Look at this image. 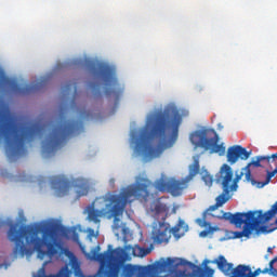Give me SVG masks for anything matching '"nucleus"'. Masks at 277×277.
Segmentation results:
<instances>
[{
    "instance_id": "nucleus-1",
    "label": "nucleus",
    "mask_w": 277,
    "mask_h": 277,
    "mask_svg": "<svg viewBox=\"0 0 277 277\" xmlns=\"http://www.w3.org/2000/svg\"><path fill=\"white\" fill-rule=\"evenodd\" d=\"M187 180H163L159 179L155 183L143 179L142 183H136L122 188L119 194H108L104 197H100L96 200H101L105 203V208L101 210L94 209V207L88 208V220L94 222V224H101V217H107V220L114 219L113 229L115 235H122L123 239H127L129 235V227L127 223H123L120 217L127 209V205H131L133 200L131 198H143V200H148V198H157L159 192H169L172 196H181L183 189H187Z\"/></svg>"
},
{
    "instance_id": "nucleus-2",
    "label": "nucleus",
    "mask_w": 277,
    "mask_h": 277,
    "mask_svg": "<svg viewBox=\"0 0 277 277\" xmlns=\"http://www.w3.org/2000/svg\"><path fill=\"white\" fill-rule=\"evenodd\" d=\"M3 226L10 227L8 239L15 243L11 254L12 259L31 256L37 252L40 261H43L44 256L57 254V235L65 230V227L57 223H44L38 229L35 226L21 225V223H14L12 220L3 221L0 219V228Z\"/></svg>"
},
{
    "instance_id": "nucleus-3",
    "label": "nucleus",
    "mask_w": 277,
    "mask_h": 277,
    "mask_svg": "<svg viewBox=\"0 0 277 277\" xmlns=\"http://www.w3.org/2000/svg\"><path fill=\"white\" fill-rule=\"evenodd\" d=\"M181 122L183 117L176 108L160 109L148 116L136 142V150L143 155L145 161L160 157L164 150L176 144Z\"/></svg>"
},
{
    "instance_id": "nucleus-4",
    "label": "nucleus",
    "mask_w": 277,
    "mask_h": 277,
    "mask_svg": "<svg viewBox=\"0 0 277 277\" xmlns=\"http://www.w3.org/2000/svg\"><path fill=\"white\" fill-rule=\"evenodd\" d=\"M44 127L32 124L30 127L16 123L8 110H0V140L4 141L6 157L13 161L27 155V143L36 135H40Z\"/></svg>"
},
{
    "instance_id": "nucleus-5",
    "label": "nucleus",
    "mask_w": 277,
    "mask_h": 277,
    "mask_svg": "<svg viewBox=\"0 0 277 277\" xmlns=\"http://www.w3.org/2000/svg\"><path fill=\"white\" fill-rule=\"evenodd\" d=\"M67 109L68 107L61 106L55 124L52 126V130L42 142L41 155L43 159L55 157V153L64 147L70 137L79 135L83 131V122L81 120L66 119Z\"/></svg>"
},
{
    "instance_id": "nucleus-6",
    "label": "nucleus",
    "mask_w": 277,
    "mask_h": 277,
    "mask_svg": "<svg viewBox=\"0 0 277 277\" xmlns=\"http://www.w3.org/2000/svg\"><path fill=\"white\" fill-rule=\"evenodd\" d=\"M169 212L170 208L166 203L158 201L150 206L151 217H154L150 236L153 243H169L172 235L175 239H181L189 230V226L183 220L170 228V223L166 222Z\"/></svg>"
},
{
    "instance_id": "nucleus-7",
    "label": "nucleus",
    "mask_w": 277,
    "mask_h": 277,
    "mask_svg": "<svg viewBox=\"0 0 277 277\" xmlns=\"http://www.w3.org/2000/svg\"><path fill=\"white\" fill-rule=\"evenodd\" d=\"M277 209L273 205L272 209L263 213V210L259 211H249V212H236L235 214L230 212H223L222 216H217L219 220H225V222H229V224H234L236 228H241L243 226V216L249 220V222L253 225V228L259 233V226L264 222H269L274 215H276Z\"/></svg>"
},
{
    "instance_id": "nucleus-8",
    "label": "nucleus",
    "mask_w": 277,
    "mask_h": 277,
    "mask_svg": "<svg viewBox=\"0 0 277 277\" xmlns=\"http://www.w3.org/2000/svg\"><path fill=\"white\" fill-rule=\"evenodd\" d=\"M85 66L93 77L103 79L106 85H110V88L105 90L106 96H114L117 100L122 96V88L118 83V78L114 76V69L111 67L94 61H87Z\"/></svg>"
},
{
    "instance_id": "nucleus-9",
    "label": "nucleus",
    "mask_w": 277,
    "mask_h": 277,
    "mask_svg": "<svg viewBox=\"0 0 277 277\" xmlns=\"http://www.w3.org/2000/svg\"><path fill=\"white\" fill-rule=\"evenodd\" d=\"M190 142L196 148H203L210 150L211 155L217 154L220 156L226 153L224 143L219 144L220 135L215 130H201L190 134Z\"/></svg>"
},
{
    "instance_id": "nucleus-10",
    "label": "nucleus",
    "mask_w": 277,
    "mask_h": 277,
    "mask_svg": "<svg viewBox=\"0 0 277 277\" xmlns=\"http://www.w3.org/2000/svg\"><path fill=\"white\" fill-rule=\"evenodd\" d=\"M50 185L52 189H55L56 195L62 197L66 196L70 192L71 187H78L77 197L88 196L90 188L88 182L84 179L68 180L66 175H54L50 177Z\"/></svg>"
},
{
    "instance_id": "nucleus-11",
    "label": "nucleus",
    "mask_w": 277,
    "mask_h": 277,
    "mask_svg": "<svg viewBox=\"0 0 277 277\" xmlns=\"http://www.w3.org/2000/svg\"><path fill=\"white\" fill-rule=\"evenodd\" d=\"M213 265L227 277H258L261 276V268L252 272L250 265L240 264L235 267V264L229 263L224 255H219L212 261Z\"/></svg>"
},
{
    "instance_id": "nucleus-12",
    "label": "nucleus",
    "mask_w": 277,
    "mask_h": 277,
    "mask_svg": "<svg viewBox=\"0 0 277 277\" xmlns=\"http://www.w3.org/2000/svg\"><path fill=\"white\" fill-rule=\"evenodd\" d=\"M235 177V173L233 172V168L228 164H223L216 173V183L221 185L223 192L222 194L225 196H230V192L233 189V179Z\"/></svg>"
},
{
    "instance_id": "nucleus-13",
    "label": "nucleus",
    "mask_w": 277,
    "mask_h": 277,
    "mask_svg": "<svg viewBox=\"0 0 277 277\" xmlns=\"http://www.w3.org/2000/svg\"><path fill=\"white\" fill-rule=\"evenodd\" d=\"M262 161H267L271 164L274 163L275 168H277V154H273L272 156H258L255 157V160H251L247 166H246V181L248 183H251L252 185H256V180L252 177V170L254 168H262L261 162Z\"/></svg>"
},
{
    "instance_id": "nucleus-14",
    "label": "nucleus",
    "mask_w": 277,
    "mask_h": 277,
    "mask_svg": "<svg viewBox=\"0 0 277 277\" xmlns=\"http://www.w3.org/2000/svg\"><path fill=\"white\" fill-rule=\"evenodd\" d=\"M251 154L252 151H247L246 148L241 147V145H234L227 149V161L230 163V166L237 163L239 159L242 161H248Z\"/></svg>"
},
{
    "instance_id": "nucleus-15",
    "label": "nucleus",
    "mask_w": 277,
    "mask_h": 277,
    "mask_svg": "<svg viewBox=\"0 0 277 277\" xmlns=\"http://www.w3.org/2000/svg\"><path fill=\"white\" fill-rule=\"evenodd\" d=\"M230 200V196H226V195H219L215 198V205L210 206L203 213H202V219H197L196 222L198 224V226H201V228H207V226H209V222H207V213H209V211H217V209H220V207H224V205H226L227 201Z\"/></svg>"
},
{
    "instance_id": "nucleus-16",
    "label": "nucleus",
    "mask_w": 277,
    "mask_h": 277,
    "mask_svg": "<svg viewBox=\"0 0 277 277\" xmlns=\"http://www.w3.org/2000/svg\"><path fill=\"white\" fill-rule=\"evenodd\" d=\"M72 88L75 90V95H74V98L71 100L70 109L76 114H78V116H80L81 118H90V111L79 108L77 106V103L75 102V98L77 96V83L68 82L63 87V92L68 93L70 92V90H72Z\"/></svg>"
},
{
    "instance_id": "nucleus-17",
    "label": "nucleus",
    "mask_w": 277,
    "mask_h": 277,
    "mask_svg": "<svg viewBox=\"0 0 277 277\" xmlns=\"http://www.w3.org/2000/svg\"><path fill=\"white\" fill-rule=\"evenodd\" d=\"M243 228L241 232H234V239H241L242 237H250L254 233V225L248 220L247 216H242Z\"/></svg>"
},
{
    "instance_id": "nucleus-18",
    "label": "nucleus",
    "mask_w": 277,
    "mask_h": 277,
    "mask_svg": "<svg viewBox=\"0 0 277 277\" xmlns=\"http://www.w3.org/2000/svg\"><path fill=\"white\" fill-rule=\"evenodd\" d=\"M32 277H72V271L68 266H64L56 275H47V269L42 266Z\"/></svg>"
},
{
    "instance_id": "nucleus-19",
    "label": "nucleus",
    "mask_w": 277,
    "mask_h": 277,
    "mask_svg": "<svg viewBox=\"0 0 277 277\" xmlns=\"http://www.w3.org/2000/svg\"><path fill=\"white\" fill-rule=\"evenodd\" d=\"M47 81H48L47 79H43L36 82L32 85H27L24 88L16 87V92H18L19 94H31V92H38V90H42V88L47 85Z\"/></svg>"
},
{
    "instance_id": "nucleus-20",
    "label": "nucleus",
    "mask_w": 277,
    "mask_h": 277,
    "mask_svg": "<svg viewBox=\"0 0 277 277\" xmlns=\"http://www.w3.org/2000/svg\"><path fill=\"white\" fill-rule=\"evenodd\" d=\"M198 172H200V161H198V159H195L193 164L189 166V173L186 180L192 181V179H194V176H196Z\"/></svg>"
},
{
    "instance_id": "nucleus-21",
    "label": "nucleus",
    "mask_w": 277,
    "mask_h": 277,
    "mask_svg": "<svg viewBox=\"0 0 277 277\" xmlns=\"http://www.w3.org/2000/svg\"><path fill=\"white\" fill-rule=\"evenodd\" d=\"M266 180L264 182H256L255 185H258L259 189H262V187H265V185H269V182L272 181V179H274V176H276L277 174V167L273 170V171H268V169H266Z\"/></svg>"
},
{
    "instance_id": "nucleus-22",
    "label": "nucleus",
    "mask_w": 277,
    "mask_h": 277,
    "mask_svg": "<svg viewBox=\"0 0 277 277\" xmlns=\"http://www.w3.org/2000/svg\"><path fill=\"white\" fill-rule=\"evenodd\" d=\"M242 176H245L246 179V167L242 169L240 174H237L235 177H233L232 189H234V192H237V189H239V182L241 181Z\"/></svg>"
},
{
    "instance_id": "nucleus-23",
    "label": "nucleus",
    "mask_w": 277,
    "mask_h": 277,
    "mask_svg": "<svg viewBox=\"0 0 277 277\" xmlns=\"http://www.w3.org/2000/svg\"><path fill=\"white\" fill-rule=\"evenodd\" d=\"M90 90H92L94 96H101V84L98 82H90Z\"/></svg>"
},
{
    "instance_id": "nucleus-24",
    "label": "nucleus",
    "mask_w": 277,
    "mask_h": 277,
    "mask_svg": "<svg viewBox=\"0 0 277 277\" xmlns=\"http://www.w3.org/2000/svg\"><path fill=\"white\" fill-rule=\"evenodd\" d=\"M202 181L206 183V185H213V176L211 175H203Z\"/></svg>"
},
{
    "instance_id": "nucleus-25",
    "label": "nucleus",
    "mask_w": 277,
    "mask_h": 277,
    "mask_svg": "<svg viewBox=\"0 0 277 277\" xmlns=\"http://www.w3.org/2000/svg\"><path fill=\"white\" fill-rule=\"evenodd\" d=\"M213 230H215V227L210 226L209 229H205L200 233V237H207L209 233H213Z\"/></svg>"
},
{
    "instance_id": "nucleus-26",
    "label": "nucleus",
    "mask_w": 277,
    "mask_h": 277,
    "mask_svg": "<svg viewBox=\"0 0 277 277\" xmlns=\"http://www.w3.org/2000/svg\"><path fill=\"white\" fill-rule=\"evenodd\" d=\"M275 263H277V255L273 260H271V262L268 264L269 265L268 269H274Z\"/></svg>"
},
{
    "instance_id": "nucleus-27",
    "label": "nucleus",
    "mask_w": 277,
    "mask_h": 277,
    "mask_svg": "<svg viewBox=\"0 0 277 277\" xmlns=\"http://www.w3.org/2000/svg\"><path fill=\"white\" fill-rule=\"evenodd\" d=\"M74 239H75V241H77V243L80 246L81 250L83 251V247H81V241H79V235L76 234Z\"/></svg>"
},
{
    "instance_id": "nucleus-28",
    "label": "nucleus",
    "mask_w": 277,
    "mask_h": 277,
    "mask_svg": "<svg viewBox=\"0 0 277 277\" xmlns=\"http://www.w3.org/2000/svg\"><path fill=\"white\" fill-rule=\"evenodd\" d=\"M269 276H275V277H277V269H276V268H271V271H269Z\"/></svg>"
},
{
    "instance_id": "nucleus-29",
    "label": "nucleus",
    "mask_w": 277,
    "mask_h": 277,
    "mask_svg": "<svg viewBox=\"0 0 277 277\" xmlns=\"http://www.w3.org/2000/svg\"><path fill=\"white\" fill-rule=\"evenodd\" d=\"M269 272H271L269 268H264V269L260 268V274H269Z\"/></svg>"
},
{
    "instance_id": "nucleus-30",
    "label": "nucleus",
    "mask_w": 277,
    "mask_h": 277,
    "mask_svg": "<svg viewBox=\"0 0 277 277\" xmlns=\"http://www.w3.org/2000/svg\"><path fill=\"white\" fill-rule=\"evenodd\" d=\"M262 233H265V226L261 227Z\"/></svg>"
},
{
    "instance_id": "nucleus-31",
    "label": "nucleus",
    "mask_w": 277,
    "mask_h": 277,
    "mask_svg": "<svg viewBox=\"0 0 277 277\" xmlns=\"http://www.w3.org/2000/svg\"><path fill=\"white\" fill-rule=\"evenodd\" d=\"M90 235H94V229H90Z\"/></svg>"
},
{
    "instance_id": "nucleus-32",
    "label": "nucleus",
    "mask_w": 277,
    "mask_h": 277,
    "mask_svg": "<svg viewBox=\"0 0 277 277\" xmlns=\"http://www.w3.org/2000/svg\"><path fill=\"white\" fill-rule=\"evenodd\" d=\"M219 129H224V127H222V124H221V123H219Z\"/></svg>"
},
{
    "instance_id": "nucleus-33",
    "label": "nucleus",
    "mask_w": 277,
    "mask_h": 277,
    "mask_svg": "<svg viewBox=\"0 0 277 277\" xmlns=\"http://www.w3.org/2000/svg\"><path fill=\"white\" fill-rule=\"evenodd\" d=\"M267 252H272V248H268V249H267Z\"/></svg>"
},
{
    "instance_id": "nucleus-34",
    "label": "nucleus",
    "mask_w": 277,
    "mask_h": 277,
    "mask_svg": "<svg viewBox=\"0 0 277 277\" xmlns=\"http://www.w3.org/2000/svg\"><path fill=\"white\" fill-rule=\"evenodd\" d=\"M96 250H97V251L101 250V247L97 246V247H96Z\"/></svg>"
},
{
    "instance_id": "nucleus-35",
    "label": "nucleus",
    "mask_w": 277,
    "mask_h": 277,
    "mask_svg": "<svg viewBox=\"0 0 277 277\" xmlns=\"http://www.w3.org/2000/svg\"><path fill=\"white\" fill-rule=\"evenodd\" d=\"M173 213H176V209H173Z\"/></svg>"
}]
</instances>
